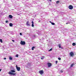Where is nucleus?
Wrapping results in <instances>:
<instances>
[{
	"label": "nucleus",
	"instance_id": "obj_1",
	"mask_svg": "<svg viewBox=\"0 0 76 76\" xmlns=\"http://www.w3.org/2000/svg\"><path fill=\"white\" fill-rule=\"evenodd\" d=\"M20 44L21 45H25V44H26V43H25V41H21L20 42Z\"/></svg>",
	"mask_w": 76,
	"mask_h": 76
},
{
	"label": "nucleus",
	"instance_id": "obj_2",
	"mask_svg": "<svg viewBox=\"0 0 76 76\" xmlns=\"http://www.w3.org/2000/svg\"><path fill=\"white\" fill-rule=\"evenodd\" d=\"M68 8L69 9H70V10H72L73 9V7L72 5H70L69 6Z\"/></svg>",
	"mask_w": 76,
	"mask_h": 76
},
{
	"label": "nucleus",
	"instance_id": "obj_3",
	"mask_svg": "<svg viewBox=\"0 0 76 76\" xmlns=\"http://www.w3.org/2000/svg\"><path fill=\"white\" fill-rule=\"evenodd\" d=\"M9 75H16V73H13L12 72H9Z\"/></svg>",
	"mask_w": 76,
	"mask_h": 76
},
{
	"label": "nucleus",
	"instance_id": "obj_4",
	"mask_svg": "<svg viewBox=\"0 0 76 76\" xmlns=\"http://www.w3.org/2000/svg\"><path fill=\"white\" fill-rule=\"evenodd\" d=\"M70 55L71 57H73V56H74V53H73V52H71L70 53Z\"/></svg>",
	"mask_w": 76,
	"mask_h": 76
},
{
	"label": "nucleus",
	"instance_id": "obj_5",
	"mask_svg": "<svg viewBox=\"0 0 76 76\" xmlns=\"http://www.w3.org/2000/svg\"><path fill=\"white\" fill-rule=\"evenodd\" d=\"M16 68L18 71H20V67H18V66H17V65H16Z\"/></svg>",
	"mask_w": 76,
	"mask_h": 76
},
{
	"label": "nucleus",
	"instance_id": "obj_6",
	"mask_svg": "<svg viewBox=\"0 0 76 76\" xmlns=\"http://www.w3.org/2000/svg\"><path fill=\"white\" fill-rule=\"evenodd\" d=\"M47 64L48 67H50L51 66V64L50 62L48 63Z\"/></svg>",
	"mask_w": 76,
	"mask_h": 76
},
{
	"label": "nucleus",
	"instance_id": "obj_7",
	"mask_svg": "<svg viewBox=\"0 0 76 76\" xmlns=\"http://www.w3.org/2000/svg\"><path fill=\"white\" fill-rule=\"evenodd\" d=\"M39 73H40V74H41V75H43V74H44V72H43V70H42L40 71Z\"/></svg>",
	"mask_w": 76,
	"mask_h": 76
},
{
	"label": "nucleus",
	"instance_id": "obj_8",
	"mask_svg": "<svg viewBox=\"0 0 76 76\" xmlns=\"http://www.w3.org/2000/svg\"><path fill=\"white\" fill-rule=\"evenodd\" d=\"M26 24L27 26H30V24H29V21H27L26 23Z\"/></svg>",
	"mask_w": 76,
	"mask_h": 76
},
{
	"label": "nucleus",
	"instance_id": "obj_9",
	"mask_svg": "<svg viewBox=\"0 0 76 76\" xmlns=\"http://www.w3.org/2000/svg\"><path fill=\"white\" fill-rule=\"evenodd\" d=\"M31 23H32L31 26L32 27H34V22L33 21H32Z\"/></svg>",
	"mask_w": 76,
	"mask_h": 76
},
{
	"label": "nucleus",
	"instance_id": "obj_10",
	"mask_svg": "<svg viewBox=\"0 0 76 76\" xmlns=\"http://www.w3.org/2000/svg\"><path fill=\"white\" fill-rule=\"evenodd\" d=\"M9 18H10V19H12V18H13V16H12V15H9Z\"/></svg>",
	"mask_w": 76,
	"mask_h": 76
},
{
	"label": "nucleus",
	"instance_id": "obj_11",
	"mask_svg": "<svg viewBox=\"0 0 76 76\" xmlns=\"http://www.w3.org/2000/svg\"><path fill=\"white\" fill-rule=\"evenodd\" d=\"M10 72H11V73H15V70H10Z\"/></svg>",
	"mask_w": 76,
	"mask_h": 76
},
{
	"label": "nucleus",
	"instance_id": "obj_12",
	"mask_svg": "<svg viewBox=\"0 0 76 76\" xmlns=\"http://www.w3.org/2000/svg\"><path fill=\"white\" fill-rule=\"evenodd\" d=\"M9 25L10 26H13V24H12V23H10Z\"/></svg>",
	"mask_w": 76,
	"mask_h": 76
},
{
	"label": "nucleus",
	"instance_id": "obj_13",
	"mask_svg": "<svg viewBox=\"0 0 76 76\" xmlns=\"http://www.w3.org/2000/svg\"><path fill=\"white\" fill-rule=\"evenodd\" d=\"M58 47H59V48H61V44H59Z\"/></svg>",
	"mask_w": 76,
	"mask_h": 76
},
{
	"label": "nucleus",
	"instance_id": "obj_14",
	"mask_svg": "<svg viewBox=\"0 0 76 76\" xmlns=\"http://www.w3.org/2000/svg\"><path fill=\"white\" fill-rule=\"evenodd\" d=\"M72 45L73 46H75V45H76V44H75V43H73L72 44Z\"/></svg>",
	"mask_w": 76,
	"mask_h": 76
},
{
	"label": "nucleus",
	"instance_id": "obj_15",
	"mask_svg": "<svg viewBox=\"0 0 76 76\" xmlns=\"http://www.w3.org/2000/svg\"><path fill=\"white\" fill-rule=\"evenodd\" d=\"M35 48V47H33L31 48V50H34V48Z\"/></svg>",
	"mask_w": 76,
	"mask_h": 76
},
{
	"label": "nucleus",
	"instance_id": "obj_16",
	"mask_svg": "<svg viewBox=\"0 0 76 76\" xmlns=\"http://www.w3.org/2000/svg\"><path fill=\"white\" fill-rule=\"evenodd\" d=\"M60 3V1H57L56 2L57 4H58V3Z\"/></svg>",
	"mask_w": 76,
	"mask_h": 76
},
{
	"label": "nucleus",
	"instance_id": "obj_17",
	"mask_svg": "<svg viewBox=\"0 0 76 76\" xmlns=\"http://www.w3.org/2000/svg\"><path fill=\"white\" fill-rule=\"evenodd\" d=\"M9 60H12V58L11 57H9Z\"/></svg>",
	"mask_w": 76,
	"mask_h": 76
},
{
	"label": "nucleus",
	"instance_id": "obj_18",
	"mask_svg": "<svg viewBox=\"0 0 76 76\" xmlns=\"http://www.w3.org/2000/svg\"><path fill=\"white\" fill-rule=\"evenodd\" d=\"M50 22L51 23V22ZM51 23L52 25H55V23Z\"/></svg>",
	"mask_w": 76,
	"mask_h": 76
},
{
	"label": "nucleus",
	"instance_id": "obj_19",
	"mask_svg": "<svg viewBox=\"0 0 76 76\" xmlns=\"http://www.w3.org/2000/svg\"><path fill=\"white\" fill-rule=\"evenodd\" d=\"M0 42H1V43H2V42H3V41L2 40V39H0Z\"/></svg>",
	"mask_w": 76,
	"mask_h": 76
},
{
	"label": "nucleus",
	"instance_id": "obj_20",
	"mask_svg": "<svg viewBox=\"0 0 76 76\" xmlns=\"http://www.w3.org/2000/svg\"><path fill=\"white\" fill-rule=\"evenodd\" d=\"M74 64H72L71 65V67H73V65H74Z\"/></svg>",
	"mask_w": 76,
	"mask_h": 76
},
{
	"label": "nucleus",
	"instance_id": "obj_21",
	"mask_svg": "<svg viewBox=\"0 0 76 76\" xmlns=\"http://www.w3.org/2000/svg\"><path fill=\"white\" fill-rule=\"evenodd\" d=\"M52 49L51 48L50 50H49V51H52Z\"/></svg>",
	"mask_w": 76,
	"mask_h": 76
},
{
	"label": "nucleus",
	"instance_id": "obj_22",
	"mask_svg": "<svg viewBox=\"0 0 76 76\" xmlns=\"http://www.w3.org/2000/svg\"><path fill=\"white\" fill-rule=\"evenodd\" d=\"M58 59L59 60H61V58H58Z\"/></svg>",
	"mask_w": 76,
	"mask_h": 76
},
{
	"label": "nucleus",
	"instance_id": "obj_23",
	"mask_svg": "<svg viewBox=\"0 0 76 76\" xmlns=\"http://www.w3.org/2000/svg\"><path fill=\"white\" fill-rule=\"evenodd\" d=\"M57 63H58V61H56V64H57Z\"/></svg>",
	"mask_w": 76,
	"mask_h": 76
},
{
	"label": "nucleus",
	"instance_id": "obj_24",
	"mask_svg": "<svg viewBox=\"0 0 76 76\" xmlns=\"http://www.w3.org/2000/svg\"><path fill=\"white\" fill-rule=\"evenodd\" d=\"M18 56H19V55L17 54L16 56H15V57H18Z\"/></svg>",
	"mask_w": 76,
	"mask_h": 76
},
{
	"label": "nucleus",
	"instance_id": "obj_25",
	"mask_svg": "<svg viewBox=\"0 0 76 76\" xmlns=\"http://www.w3.org/2000/svg\"><path fill=\"white\" fill-rule=\"evenodd\" d=\"M61 73H63V70H61Z\"/></svg>",
	"mask_w": 76,
	"mask_h": 76
},
{
	"label": "nucleus",
	"instance_id": "obj_26",
	"mask_svg": "<svg viewBox=\"0 0 76 76\" xmlns=\"http://www.w3.org/2000/svg\"><path fill=\"white\" fill-rule=\"evenodd\" d=\"M8 23V20H6V23Z\"/></svg>",
	"mask_w": 76,
	"mask_h": 76
},
{
	"label": "nucleus",
	"instance_id": "obj_27",
	"mask_svg": "<svg viewBox=\"0 0 76 76\" xmlns=\"http://www.w3.org/2000/svg\"><path fill=\"white\" fill-rule=\"evenodd\" d=\"M20 35H22V33H20Z\"/></svg>",
	"mask_w": 76,
	"mask_h": 76
},
{
	"label": "nucleus",
	"instance_id": "obj_28",
	"mask_svg": "<svg viewBox=\"0 0 76 76\" xmlns=\"http://www.w3.org/2000/svg\"><path fill=\"white\" fill-rule=\"evenodd\" d=\"M4 60H6V58H4Z\"/></svg>",
	"mask_w": 76,
	"mask_h": 76
},
{
	"label": "nucleus",
	"instance_id": "obj_29",
	"mask_svg": "<svg viewBox=\"0 0 76 76\" xmlns=\"http://www.w3.org/2000/svg\"><path fill=\"white\" fill-rule=\"evenodd\" d=\"M68 23H66V25H67V24H68Z\"/></svg>",
	"mask_w": 76,
	"mask_h": 76
},
{
	"label": "nucleus",
	"instance_id": "obj_30",
	"mask_svg": "<svg viewBox=\"0 0 76 76\" xmlns=\"http://www.w3.org/2000/svg\"><path fill=\"white\" fill-rule=\"evenodd\" d=\"M41 59L42 60H43V58H41Z\"/></svg>",
	"mask_w": 76,
	"mask_h": 76
},
{
	"label": "nucleus",
	"instance_id": "obj_31",
	"mask_svg": "<svg viewBox=\"0 0 76 76\" xmlns=\"http://www.w3.org/2000/svg\"><path fill=\"white\" fill-rule=\"evenodd\" d=\"M1 69H0V72H1Z\"/></svg>",
	"mask_w": 76,
	"mask_h": 76
},
{
	"label": "nucleus",
	"instance_id": "obj_32",
	"mask_svg": "<svg viewBox=\"0 0 76 76\" xmlns=\"http://www.w3.org/2000/svg\"><path fill=\"white\" fill-rule=\"evenodd\" d=\"M50 1H51V0H49Z\"/></svg>",
	"mask_w": 76,
	"mask_h": 76
},
{
	"label": "nucleus",
	"instance_id": "obj_33",
	"mask_svg": "<svg viewBox=\"0 0 76 76\" xmlns=\"http://www.w3.org/2000/svg\"><path fill=\"white\" fill-rule=\"evenodd\" d=\"M12 41H13V42H14V41H15L14 40H12Z\"/></svg>",
	"mask_w": 76,
	"mask_h": 76
},
{
	"label": "nucleus",
	"instance_id": "obj_34",
	"mask_svg": "<svg viewBox=\"0 0 76 76\" xmlns=\"http://www.w3.org/2000/svg\"><path fill=\"white\" fill-rule=\"evenodd\" d=\"M43 58H44V56H43Z\"/></svg>",
	"mask_w": 76,
	"mask_h": 76
}]
</instances>
